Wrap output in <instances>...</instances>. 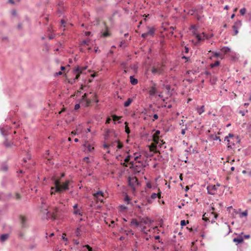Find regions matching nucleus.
<instances>
[{
    "mask_svg": "<svg viewBox=\"0 0 251 251\" xmlns=\"http://www.w3.org/2000/svg\"><path fill=\"white\" fill-rule=\"evenodd\" d=\"M71 181L67 180L62 182L58 179H55L54 180V186L50 188V194L55 195L56 193L61 194L64 191L69 190V184Z\"/></svg>",
    "mask_w": 251,
    "mask_h": 251,
    "instance_id": "nucleus-1",
    "label": "nucleus"
},
{
    "mask_svg": "<svg viewBox=\"0 0 251 251\" xmlns=\"http://www.w3.org/2000/svg\"><path fill=\"white\" fill-rule=\"evenodd\" d=\"M127 154L124 160L125 162L131 164L132 167H133L134 162L141 163L142 161V156L140 153L136 152L131 154L129 152H127Z\"/></svg>",
    "mask_w": 251,
    "mask_h": 251,
    "instance_id": "nucleus-2",
    "label": "nucleus"
},
{
    "mask_svg": "<svg viewBox=\"0 0 251 251\" xmlns=\"http://www.w3.org/2000/svg\"><path fill=\"white\" fill-rule=\"evenodd\" d=\"M41 200L42 202L41 212L43 215L42 218L47 220L49 219H55L54 214L48 211V206L46 204L45 200L43 198H41Z\"/></svg>",
    "mask_w": 251,
    "mask_h": 251,
    "instance_id": "nucleus-3",
    "label": "nucleus"
},
{
    "mask_svg": "<svg viewBox=\"0 0 251 251\" xmlns=\"http://www.w3.org/2000/svg\"><path fill=\"white\" fill-rule=\"evenodd\" d=\"M123 147V145L122 143L119 141H115L109 144V149L110 150L118 151L121 149Z\"/></svg>",
    "mask_w": 251,
    "mask_h": 251,
    "instance_id": "nucleus-4",
    "label": "nucleus"
},
{
    "mask_svg": "<svg viewBox=\"0 0 251 251\" xmlns=\"http://www.w3.org/2000/svg\"><path fill=\"white\" fill-rule=\"evenodd\" d=\"M151 72L152 74H158L161 75L164 72V66L163 65H158V66H153Z\"/></svg>",
    "mask_w": 251,
    "mask_h": 251,
    "instance_id": "nucleus-5",
    "label": "nucleus"
},
{
    "mask_svg": "<svg viewBox=\"0 0 251 251\" xmlns=\"http://www.w3.org/2000/svg\"><path fill=\"white\" fill-rule=\"evenodd\" d=\"M128 185L134 190L135 189L136 186L138 185V181L135 177H129L128 179Z\"/></svg>",
    "mask_w": 251,
    "mask_h": 251,
    "instance_id": "nucleus-6",
    "label": "nucleus"
},
{
    "mask_svg": "<svg viewBox=\"0 0 251 251\" xmlns=\"http://www.w3.org/2000/svg\"><path fill=\"white\" fill-rule=\"evenodd\" d=\"M148 31L142 34L141 37L143 38H146L149 36H153L154 32H155V29L153 27H148Z\"/></svg>",
    "mask_w": 251,
    "mask_h": 251,
    "instance_id": "nucleus-7",
    "label": "nucleus"
},
{
    "mask_svg": "<svg viewBox=\"0 0 251 251\" xmlns=\"http://www.w3.org/2000/svg\"><path fill=\"white\" fill-rule=\"evenodd\" d=\"M242 25V22L240 20H237L234 24L232 26V29L234 30V35H236L238 33V29L240 28Z\"/></svg>",
    "mask_w": 251,
    "mask_h": 251,
    "instance_id": "nucleus-8",
    "label": "nucleus"
},
{
    "mask_svg": "<svg viewBox=\"0 0 251 251\" xmlns=\"http://www.w3.org/2000/svg\"><path fill=\"white\" fill-rule=\"evenodd\" d=\"M83 147L85 148L87 151L92 152L94 150V144L90 143L88 141L85 142L83 144Z\"/></svg>",
    "mask_w": 251,
    "mask_h": 251,
    "instance_id": "nucleus-9",
    "label": "nucleus"
},
{
    "mask_svg": "<svg viewBox=\"0 0 251 251\" xmlns=\"http://www.w3.org/2000/svg\"><path fill=\"white\" fill-rule=\"evenodd\" d=\"M217 187L214 185H208L207 187L208 193L210 195H214L217 191Z\"/></svg>",
    "mask_w": 251,
    "mask_h": 251,
    "instance_id": "nucleus-10",
    "label": "nucleus"
},
{
    "mask_svg": "<svg viewBox=\"0 0 251 251\" xmlns=\"http://www.w3.org/2000/svg\"><path fill=\"white\" fill-rule=\"evenodd\" d=\"M104 29H102L100 32V36L102 37H108L110 36L111 33L109 31L108 27L106 25H104Z\"/></svg>",
    "mask_w": 251,
    "mask_h": 251,
    "instance_id": "nucleus-11",
    "label": "nucleus"
},
{
    "mask_svg": "<svg viewBox=\"0 0 251 251\" xmlns=\"http://www.w3.org/2000/svg\"><path fill=\"white\" fill-rule=\"evenodd\" d=\"M221 51L222 52L221 53H222V55L225 56V55L228 56L229 54L230 53L231 50L230 48H229L228 47H224L221 49Z\"/></svg>",
    "mask_w": 251,
    "mask_h": 251,
    "instance_id": "nucleus-12",
    "label": "nucleus"
},
{
    "mask_svg": "<svg viewBox=\"0 0 251 251\" xmlns=\"http://www.w3.org/2000/svg\"><path fill=\"white\" fill-rule=\"evenodd\" d=\"M228 57H229L231 60L233 61H236L238 59V54L233 51H230Z\"/></svg>",
    "mask_w": 251,
    "mask_h": 251,
    "instance_id": "nucleus-13",
    "label": "nucleus"
},
{
    "mask_svg": "<svg viewBox=\"0 0 251 251\" xmlns=\"http://www.w3.org/2000/svg\"><path fill=\"white\" fill-rule=\"evenodd\" d=\"M233 135L232 134L229 133L228 136L225 137V140L227 142L228 148H232V145H234V144H232L231 141L229 139V138H233Z\"/></svg>",
    "mask_w": 251,
    "mask_h": 251,
    "instance_id": "nucleus-14",
    "label": "nucleus"
},
{
    "mask_svg": "<svg viewBox=\"0 0 251 251\" xmlns=\"http://www.w3.org/2000/svg\"><path fill=\"white\" fill-rule=\"evenodd\" d=\"M142 221L139 222L135 219H132L130 222V225L131 226H135L136 227H141Z\"/></svg>",
    "mask_w": 251,
    "mask_h": 251,
    "instance_id": "nucleus-15",
    "label": "nucleus"
},
{
    "mask_svg": "<svg viewBox=\"0 0 251 251\" xmlns=\"http://www.w3.org/2000/svg\"><path fill=\"white\" fill-rule=\"evenodd\" d=\"M111 118L114 121V124H116L117 123L118 124H120L121 123L120 120L122 118V117L118 116L115 114H112Z\"/></svg>",
    "mask_w": 251,
    "mask_h": 251,
    "instance_id": "nucleus-16",
    "label": "nucleus"
},
{
    "mask_svg": "<svg viewBox=\"0 0 251 251\" xmlns=\"http://www.w3.org/2000/svg\"><path fill=\"white\" fill-rule=\"evenodd\" d=\"M158 192L157 193H153L151 195L150 198L152 199V200H154V199H156L157 198H158L159 199H160L161 198V191H160V190L159 189L158 190Z\"/></svg>",
    "mask_w": 251,
    "mask_h": 251,
    "instance_id": "nucleus-17",
    "label": "nucleus"
},
{
    "mask_svg": "<svg viewBox=\"0 0 251 251\" xmlns=\"http://www.w3.org/2000/svg\"><path fill=\"white\" fill-rule=\"evenodd\" d=\"M8 126H0V131L1 133V134L3 136H5L7 134V131L8 129Z\"/></svg>",
    "mask_w": 251,
    "mask_h": 251,
    "instance_id": "nucleus-18",
    "label": "nucleus"
},
{
    "mask_svg": "<svg viewBox=\"0 0 251 251\" xmlns=\"http://www.w3.org/2000/svg\"><path fill=\"white\" fill-rule=\"evenodd\" d=\"M87 68V66H85L83 67H79V66H77L75 68L74 71L75 73H82L83 71L85 70Z\"/></svg>",
    "mask_w": 251,
    "mask_h": 251,
    "instance_id": "nucleus-19",
    "label": "nucleus"
},
{
    "mask_svg": "<svg viewBox=\"0 0 251 251\" xmlns=\"http://www.w3.org/2000/svg\"><path fill=\"white\" fill-rule=\"evenodd\" d=\"M211 53L213 54V56L215 57H220L221 59H223L224 58V55H222V53H221L220 52H215V51H211Z\"/></svg>",
    "mask_w": 251,
    "mask_h": 251,
    "instance_id": "nucleus-20",
    "label": "nucleus"
},
{
    "mask_svg": "<svg viewBox=\"0 0 251 251\" xmlns=\"http://www.w3.org/2000/svg\"><path fill=\"white\" fill-rule=\"evenodd\" d=\"M73 213L75 216L79 215L82 216L83 215V212L81 208L75 209Z\"/></svg>",
    "mask_w": 251,
    "mask_h": 251,
    "instance_id": "nucleus-21",
    "label": "nucleus"
},
{
    "mask_svg": "<svg viewBox=\"0 0 251 251\" xmlns=\"http://www.w3.org/2000/svg\"><path fill=\"white\" fill-rule=\"evenodd\" d=\"M192 33L193 35L195 36V37H196L199 42L204 40V39L203 38V37H202L201 35L198 34V33L196 32L195 30H193L192 31Z\"/></svg>",
    "mask_w": 251,
    "mask_h": 251,
    "instance_id": "nucleus-22",
    "label": "nucleus"
},
{
    "mask_svg": "<svg viewBox=\"0 0 251 251\" xmlns=\"http://www.w3.org/2000/svg\"><path fill=\"white\" fill-rule=\"evenodd\" d=\"M93 196L95 198H98L99 197H104L103 192L101 191H99L93 194Z\"/></svg>",
    "mask_w": 251,
    "mask_h": 251,
    "instance_id": "nucleus-23",
    "label": "nucleus"
},
{
    "mask_svg": "<svg viewBox=\"0 0 251 251\" xmlns=\"http://www.w3.org/2000/svg\"><path fill=\"white\" fill-rule=\"evenodd\" d=\"M209 138L212 140H219V142L221 141L220 136L215 134L210 135Z\"/></svg>",
    "mask_w": 251,
    "mask_h": 251,
    "instance_id": "nucleus-24",
    "label": "nucleus"
},
{
    "mask_svg": "<svg viewBox=\"0 0 251 251\" xmlns=\"http://www.w3.org/2000/svg\"><path fill=\"white\" fill-rule=\"evenodd\" d=\"M149 94L150 96H154L156 93V89L155 86H152L149 90Z\"/></svg>",
    "mask_w": 251,
    "mask_h": 251,
    "instance_id": "nucleus-25",
    "label": "nucleus"
},
{
    "mask_svg": "<svg viewBox=\"0 0 251 251\" xmlns=\"http://www.w3.org/2000/svg\"><path fill=\"white\" fill-rule=\"evenodd\" d=\"M196 110L197 112L199 113V115H201L202 113H203L205 110H204V106L202 105L200 107H198L196 108Z\"/></svg>",
    "mask_w": 251,
    "mask_h": 251,
    "instance_id": "nucleus-26",
    "label": "nucleus"
},
{
    "mask_svg": "<svg viewBox=\"0 0 251 251\" xmlns=\"http://www.w3.org/2000/svg\"><path fill=\"white\" fill-rule=\"evenodd\" d=\"M9 237V234H2L0 236V241L3 242L6 241Z\"/></svg>",
    "mask_w": 251,
    "mask_h": 251,
    "instance_id": "nucleus-27",
    "label": "nucleus"
},
{
    "mask_svg": "<svg viewBox=\"0 0 251 251\" xmlns=\"http://www.w3.org/2000/svg\"><path fill=\"white\" fill-rule=\"evenodd\" d=\"M128 46V44L125 40H123L120 42L119 47L122 49L126 48Z\"/></svg>",
    "mask_w": 251,
    "mask_h": 251,
    "instance_id": "nucleus-28",
    "label": "nucleus"
},
{
    "mask_svg": "<svg viewBox=\"0 0 251 251\" xmlns=\"http://www.w3.org/2000/svg\"><path fill=\"white\" fill-rule=\"evenodd\" d=\"M130 81L131 84L135 85L137 84L138 80L136 78H135L133 76H130Z\"/></svg>",
    "mask_w": 251,
    "mask_h": 251,
    "instance_id": "nucleus-29",
    "label": "nucleus"
},
{
    "mask_svg": "<svg viewBox=\"0 0 251 251\" xmlns=\"http://www.w3.org/2000/svg\"><path fill=\"white\" fill-rule=\"evenodd\" d=\"M26 218L24 216H21V221L22 223V226L23 227H26Z\"/></svg>",
    "mask_w": 251,
    "mask_h": 251,
    "instance_id": "nucleus-30",
    "label": "nucleus"
},
{
    "mask_svg": "<svg viewBox=\"0 0 251 251\" xmlns=\"http://www.w3.org/2000/svg\"><path fill=\"white\" fill-rule=\"evenodd\" d=\"M74 234L76 237H79L81 235V229L80 227H77L74 232Z\"/></svg>",
    "mask_w": 251,
    "mask_h": 251,
    "instance_id": "nucleus-31",
    "label": "nucleus"
},
{
    "mask_svg": "<svg viewBox=\"0 0 251 251\" xmlns=\"http://www.w3.org/2000/svg\"><path fill=\"white\" fill-rule=\"evenodd\" d=\"M234 242H237V243H241L243 242V239L242 237H238L233 239Z\"/></svg>",
    "mask_w": 251,
    "mask_h": 251,
    "instance_id": "nucleus-32",
    "label": "nucleus"
},
{
    "mask_svg": "<svg viewBox=\"0 0 251 251\" xmlns=\"http://www.w3.org/2000/svg\"><path fill=\"white\" fill-rule=\"evenodd\" d=\"M132 101V99L131 98H128L126 101L124 103L125 107H128L131 104Z\"/></svg>",
    "mask_w": 251,
    "mask_h": 251,
    "instance_id": "nucleus-33",
    "label": "nucleus"
},
{
    "mask_svg": "<svg viewBox=\"0 0 251 251\" xmlns=\"http://www.w3.org/2000/svg\"><path fill=\"white\" fill-rule=\"evenodd\" d=\"M103 147L104 149L105 150H107L106 151V152L108 153H110V149H109V145L106 144V143H104L103 145Z\"/></svg>",
    "mask_w": 251,
    "mask_h": 251,
    "instance_id": "nucleus-34",
    "label": "nucleus"
},
{
    "mask_svg": "<svg viewBox=\"0 0 251 251\" xmlns=\"http://www.w3.org/2000/svg\"><path fill=\"white\" fill-rule=\"evenodd\" d=\"M90 42V40L89 39H86V40H83L80 45L81 46H83V45H89V43Z\"/></svg>",
    "mask_w": 251,
    "mask_h": 251,
    "instance_id": "nucleus-35",
    "label": "nucleus"
},
{
    "mask_svg": "<svg viewBox=\"0 0 251 251\" xmlns=\"http://www.w3.org/2000/svg\"><path fill=\"white\" fill-rule=\"evenodd\" d=\"M140 227L141 228V231L142 232H143V233H145V234H147L148 230H147L146 226H144L142 227V226L141 227Z\"/></svg>",
    "mask_w": 251,
    "mask_h": 251,
    "instance_id": "nucleus-36",
    "label": "nucleus"
},
{
    "mask_svg": "<svg viewBox=\"0 0 251 251\" xmlns=\"http://www.w3.org/2000/svg\"><path fill=\"white\" fill-rule=\"evenodd\" d=\"M219 64H220V61H217L215 63L211 64H210V67L211 68H214L215 67H217V66H219Z\"/></svg>",
    "mask_w": 251,
    "mask_h": 251,
    "instance_id": "nucleus-37",
    "label": "nucleus"
},
{
    "mask_svg": "<svg viewBox=\"0 0 251 251\" xmlns=\"http://www.w3.org/2000/svg\"><path fill=\"white\" fill-rule=\"evenodd\" d=\"M125 125H126V126H125V131L127 133V134H129V132H130V129H129V127L127 125V123L126 122H125Z\"/></svg>",
    "mask_w": 251,
    "mask_h": 251,
    "instance_id": "nucleus-38",
    "label": "nucleus"
},
{
    "mask_svg": "<svg viewBox=\"0 0 251 251\" xmlns=\"http://www.w3.org/2000/svg\"><path fill=\"white\" fill-rule=\"evenodd\" d=\"M197 29H198V27H197V25H191V26L190 27V30H191L192 32L193 30H195L196 32H197Z\"/></svg>",
    "mask_w": 251,
    "mask_h": 251,
    "instance_id": "nucleus-39",
    "label": "nucleus"
},
{
    "mask_svg": "<svg viewBox=\"0 0 251 251\" xmlns=\"http://www.w3.org/2000/svg\"><path fill=\"white\" fill-rule=\"evenodd\" d=\"M86 248L88 250V251H93L92 248L88 245H83L82 248Z\"/></svg>",
    "mask_w": 251,
    "mask_h": 251,
    "instance_id": "nucleus-40",
    "label": "nucleus"
},
{
    "mask_svg": "<svg viewBox=\"0 0 251 251\" xmlns=\"http://www.w3.org/2000/svg\"><path fill=\"white\" fill-rule=\"evenodd\" d=\"M7 169V165L5 163L3 164L1 166V170L4 171H6Z\"/></svg>",
    "mask_w": 251,
    "mask_h": 251,
    "instance_id": "nucleus-41",
    "label": "nucleus"
},
{
    "mask_svg": "<svg viewBox=\"0 0 251 251\" xmlns=\"http://www.w3.org/2000/svg\"><path fill=\"white\" fill-rule=\"evenodd\" d=\"M112 118L111 117L108 116L106 118V120L105 122V124H109L111 123Z\"/></svg>",
    "mask_w": 251,
    "mask_h": 251,
    "instance_id": "nucleus-42",
    "label": "nucleus"
},
{
    "mask_svg": "<svg viewBox=\"0 0 251 251\" xmlns=\"http://www.w3.org/2000/svg\"><path fill=\"white\" fill-rule=\"evenodd\" d=\"M82 99L84 100H86L88 104H89L91 102L90 100L86 99V94H84V95L82 96Z\"/></svg>",
    "mask_w": 251,
    "mask_h": 251,
    "instance_id": "nucleus-43",
    "label": "nucleus"
},
{
    "mask_svg": "<svg viewBox=\"0 0 251 251\" xmlns=\"http://www.w3.org/2000/svg\"><path fill=\"white\" fill-rule=\"evenodd\" d=\"M248 215V212H247V211H245L243 212H241L240 214V217L241 218L243 217H245V216H247Z\"/></svg>",
    "mask_w": 251,
    "mask_h": 251,
    "instance_id": "nucleus-44",
    "label": "nucleus"
},
{
    "mask_svg": "<svg viewBox=\"0 0 251 251\" xmlns=\"http://www.w3.org/2000/svg\"><path fill=\"white\" fill-rule=\"evenodd\" d=\"M74 73L75 75V77L74 78V81H75L76 80H77L78 79V78L79 77V76H80V74L81 73H75V71H74Z\"/></svg>",
    "mask_w": 251,
    "mask_h": 251,
    "instance_id": "nucleus-45",
    "label": "nucleus"
},
{
    "mask_svg": "<svg viewBox=\"0 0 251 251\" xmlns=\"http://www.w3.org/2000/svg\"><path fill=\"white\" fill-rule=\"evenodd\" d=\"M246 12V9L245 8H242L240 10V13L242 15H244Z\"/></svg>",
    "mask_w": 251,
    "mask_h": 251,
    "instance_id": "nucleus-46",
    "label": "nucleus"
},
{
    "mask_svg": "<svg viewBox=\"0 0 251 251\" xmlns=\"http://www.w3.org/2000/svg\"><path fill=\"white\" fill-rule=\"evenodd\" d=\"M160 133V131L158 130H157L155 131V132L154 133V138H158V136Z\"/></svg>",
    "mask_w": 251,
    "mask_h": 251,
    "instance_id": "nucleus-47",
    "label": "nucleus"
},
{
    "mask_svg": "<svg viewBox=\"0 0 251 251\" xmlns=\"http://www.w3.org/2000/svg\"><path fill=\"white\" fill-rule=\"evenodd\" d=\"M95 199H97L98 201H100L101 202H103V198L101 197H99L98 198H95Z\"/></svg>",
    "mask_w": 251,
    "mask_h": 251,
    "instance_id": "nucleus-48",
    "label": "nucleus"
},
{
    "mask_svg": "<svg viewBox=\"0 0 251 251\" xmlns=\"http://www.w3.org/2000/svg\"><path fill=\"white\" fill-rule=\"evenodd\" d=\"M186 225V222L185 220H181L180 222V225L181 226H184Z\"/></svg>",
    "mask_w": 251,
    "mask_h": 251,
    "instance_id": "nucleus-49",
    "label": "nucleus"
},
{
    "mask_svg": "<svg viewBox=\"0 0 251 251\" xmlns=\"http://www.w3.org/2000/svg\"><path fill=\"white\" fill-rule=\"evenodd\" d=\"M189 48L185 46L184 47V52L185 53H188L189 52Z\"/></svg>",
    "mask_w": 251,
    "mask_h": 251,
    "instance_id": "nucleus-50",
    "label": "nucleus"
},
{
    "mask_svg": "<svg viewBox=\"0 0 251 251\" xmlns=\"http://www.w3.org/2000/svg\"><path fill=\"white\" fill-rule=\"evenodd\" d=\"M83 161L87 163L89 162V158L88 157H85L83 158Z\"/></svg>",
    "mask_w": 251,
    "mask_h": 251,
    "instance_id": "nucleus-51",
    "label": "nucleus"
},
{
    "mask_svg": "<svg viewBox=\"0 0 251 251\" xmlns=\"http://www.w3.org/2000/svg\"><path fill=\"white\" fill-rule=\"evenodd\" d=\"M202 35L203 36V38L204 39L209 38V37L204 32H202Z\"/></svg>",
    "mask_w": 251,
    "mask_h": 251,
    "instance_id": "nucleus-52",
    "label": "nucleus"
},
{
    "mask_svg": "<svg viewBox=\"0 0 251 251\" xmlns=\"http://www.w3.org/2000/svg\"><path fill=\"white\" fill-rule=\"evenodd\" d=\"M153 119L152 120L153 121H154L155 120H156L158 118V116L156 114H154L153 115Z\"/></svg>",
    "mask_w": 251,
    "mask_h": 251,
    "instance_id": "nucleus-53",
    "label": "nucleus"
},
{
    "mask_svg": "<svg viewBox=\"0 0 251 251\" xmlns=\"http://www.w3.org/2000/svg\"><path fill=\"white\" fill-rule=\"evenodd\" d=\"M61 23L62 24V26L60 27V28H62V27H63L64 28V27L65 26V25H64V24H65V22L64 20H61Z\"/></svg>",
    "mask_w": 251,
    "mask_h": 251,
    "instance_id": "nucleus-54",
    "label": "nucleus"
},
{
    "mask_svg": "<svg viewBox=\"0 0 251 251\" xmlns=\"http://www.w3.org/2000/svg\"><path fill=\"white\" fill-rule=\"evenodd\" d=\"M73 241L74 244H75V245H78L79 244V242L77 240L73 239Z\"/></svg>",
    "mask_w": 251,
    "mask_h": 251,
    "instance_id": "nucleus-55",
    "label": "nucleus"
},
{
    "mask_svg": "<svg viewBox=\"0 0 251 251\" xmlns=\"http://www.w3.org/2000/svg\"><path fill=\"white\" fill-rule=\"evenodd\" d=\"M6 198L4 197L3 193H0V200H6Z\"/></svg>",
    "mask_w": 251,
    "mask_h": 251,
    "instance_id": "nucleus-56",
    "label": "nucleus"
},
{
    "mask_svg": "<svg viewBox=\"0 0 251 251\" xmlns=\"http://www.w3.org/2000/svg\"><path fill=\"white\" fill-rule=\"evenodd\" d=\"M80 108V105L79 104H76L75 105V110H77Z\"/></svg>",
    "mask_w": 251,
    "mask_h": 251,
    "instance_id": "nucleus-57",
    "label": "nucleus"
},
{
    "mask_svg": "<svg viewBox=\"0 0 251 251\" xmlns=\"http://www.w3.org/2000/svg\"><path fill=\"white\" fill-rule=\"evenodd\" d=\"M72 135H76L77 134V130H74L72 131L71 134Z\"/></svg>",
    "mask_w": 251,
    "mask_h": 251,
    "instance_id": "nucleus-58",
    "label": "nucleus"
},
{
    "mask_svg": "<svg viewBox=\"0 0 251 251\" xmlns=\"http://www.w3.org/2000/svg\"><path fill=\"white\" fill-rule=\"evenodd\" d=\"M4 145H5V146L6 147H10V144L9 143H8V142H7V141H5L4 142Z\"/></svg>",
    "mask_w": 251,
    "mask_h": 251,
    "instance_id": "nucleus-59",
    "label": "nucleus"
},
{
    "mask_svg": "<svg viewBox=\"0 0 251 251\" xmlns=\"http://www.w3.org/2000/svg\"><path fill=\"white\" fill-rule=\"evenodd\" d=\"M226 227L228 229V231L226 233V235H228L231 232V229H230V226L229 225H227L226 226Z\"/></svg>",
    "mask_w": 251,
    "mask_h": 251,
    "instance_id": "nucleus-60",
    "label": "nucleus"
},
{
    "mask_svg": "<svg viewBox=\"0 0 251 251\" xmlns=\"http://www.w3.org/2000/svg\"><path fill=\"white\" fill-rule=\"evenodd\" d=\"M146 186L148 188H151L152 187L151 184L150 182H148Z\"/></svg>",
    "mask_w": 251,
    "mask_h": 251,
    "instance_id": "nucleus-61",
    "label": "nucleus"
},
{
    "mask_svg": "<svg viewBox=\"0 0 251 251\" xmlns=\"http://www.w3.org/2000/svg\"><path fill=\"white\" fill-rule=\"evenodd\" d=\"M21 198V196L19 193H16V199L17 200H19Z\"/></svg>",
    "mask_w": 251,
    "mask_h": 251,
    "instance_id": "nucleus-62",
    "label": "nucleus"
},
{
    "mask_svg": "<svg viewBox=\"0 0 251 251\" xmlns=\"http://www.w3.org/2000/svg\"><path fill=\"white\" fill-rule=\"evenodd\" d=\"M22 26H23V25H22V24H18V26H17V28H18L19 30H20V29H21L22 28Z\"/></svg>",
    "mask_w": 251,
    "mask_h": 251,
    "instance_id": "nucleus-63",
    "label": "nucleus"
},
{
    "mask_svg": "<svg viewBox=\"0 0 251 251\" xmlns=\"http://www.w3.org/2000/svg\"><path fill=\"white\" fill-rule=\"evenodd\" d=\"M114 224H115L114 221H111V224L109 225V226H110V227H113L114 226Z\"/></svg>",
    "mask_w": 251,
    "mask_h": 251,
    "instance_id": "nucleus-64",
    "label": "nucleus"
}]
</instances>
